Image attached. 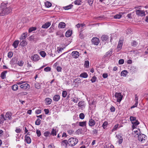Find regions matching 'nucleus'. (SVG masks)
<instances>
[{
	"mask_svg": "<svg viewBox=\"0 0 148 148\" xmlns=\"http://www.w3.org/2000/svg\"><path fill=\"white\" fill-rule=\"evenodd\" d=\"M73 6V5L72 4H70V5L64 7L63 8L65 10H68L71 9Z\"/></svg>",
	"mask_w": 148,
	"mask_h": 148,
	"instance_id": "c85d7f7f",
	"label": "nucleus"
},
{
	"mask_svg": "<svg viewBox=\"0 0 148 148\" xmlns=\"http://www.w3.org/2000/svg\"><path fill=\"white\" fill-rule=\"evenodd\" d=\"M20 87L23 90H25L29 89V86L28 84L25 83L24 84L21 85L20 86Z\"/></svg>",
	"mask_w": 148,
	"mask_h": 148,
	"instance_id": "f8f14e48",
	"label": "nucleus"
},
{
	"mask_svg": "<svg viewBox=\"0 0 148 148\" xmlns=\"http://www.w3.org/2000/svg\"><path fill=\"white\" fill-rule=\"evenodd\" d=\"M93 1L94 0H88V2L90 5H91L92 4Z\"/></svg>",
	"mask_w": 148,
	"mask_h": 148,
	"instance_id": "0e129e2a",
	"label": "nucleus"
},
{
	"mask_svg": "<svg viewBox=\"0 0 148 148\" xmlns=\"http://www.w3.org/2000/svg\"><path fill=\"white\" fill-rule=\"evenodd\" d=\"M130 119L131 121H132V122H133V121L136 120V117L133 116H131L130 117Z\"/></svg>",
	"mask_w": 148,
	"mask_h": 148,
	"instance_id": "3c124183",
	"label": "nucleus"
},
{
	"mask_svg": "<svg viewBox=\"0 0 148 148\" xmlns=\"http://www.w3.org/2000/svg\"><path fill=\"white\" fill-rule=\"evenodd\" d=\"M132 128L134 129L136 128L137 126L139 124V122L138 121H136L135 122H133Z\"/></svg>",
	"mask_w": 148,
	"mask_h": 148,
	"instance_id": "4be33fe9",
	"label": "nucleus"
},
{
	"mask_svg": "<svg viewBox=\"0 0 148 148\" xmlns=\"http://www.w3.org/2000/svg\"><path fill=\"white\" fill-rule=\"evenodd\" d=\"M101 39L102 41H105L108 39V37L107 35H103L101 36Z\"/></svg>",
	"mask_w": 148,
	"mask_h": 148,
	"instance_id": "bb28decb",
	"label": "nucleus"
},
{
	"mask_svg": "<svg viewBox=\"0 0 148 148\" xmlns=\"http://www.w3.org/2000/svg\"><path fill=\"white\" fill-rule=\"evenodd\" d=\"M97 79V78L95 76H94L92 77L90 79V81L92 83H93L95 82Z\"/></svg>",
	"mask_w": 148,
	"mask_h": 148,
	"instance_id": "a19ab883",
	"label": "nucleus"
},
{
	"mask_svg": "<svg viewBox=\"0 0 148 148\" xmlns=\"http://www.w3.org/2000/svg\"><path fill=\"white\" fill-rule=\"evenodd\" d=\"M137 15L138 16H143L145 15V12L144 10H137L136 11Z\"/></svg>",
	"mask_w": 148,
	"mask_h": 148,
	"instance_id": "0eeeda50",
	"label": "nucleus"
},
{
	"mask_svg": "<svg viewBox=\"0 0 148 148\" xmlns=\"http://www.w3.org/2000/svg\"><path fill=\"white\" fill-rule=\"evenodd\" d=\"M67 132L70 135H71V134L73 133L74 132V131L73 130H68L67 131Z\"/></svg>",
	"mask_w": 148,
	"mask_h": 148,
	"instance_id": "bf43d9fd",
	"label": "nucleus"
},
{
	"mask_svg": "<svg viewBox=\"0 0 148 148\" xmlns=\"http://www.w3.org/2000/svg\"><path fill=\"white\" fill-rule=\"evenodd\" d=\"M123 42V40H119L117 46V48H119V49H121L122 46Z\"/></svg>",
	"mask_w": 148,
	"mask_h": 148,
	"instance_id": "a211bd4d",
	"label": "nucleus"
},
{
	"mask_svg": "<svg viewBox=\"0 0 148 148\" xmlns=\"http://www.w3.org/2000/svg\"><path fill=\"white\" fill-rule=\"evenodd\" d=\"M46 103L47 105H50L51 103L52 99L49 98H46L45 100Z\"/></svg>",
	"mask_w": 148,
	"mask_h": 148,
	"instance_id": "dca6fc26",
	"label": "nucleus"
},
{
	"mask_svg": "<svg viewBox=\"0 0 148 148\" xmlns=\"http://www.w3.org/2000/svg\"><path fill=\"white\" fill-rule=\"evenodd\" d=\"M45 6L47 8H49L51 5V3L50 2L47 1L45 3Z\"/></svg>",
	"mask_w": 148,
	"mask_h": 148,
	"instance_id": "473e14b6",
	"label": "nucleus"
},
{
	"mask_svg": "<svg viewBox=\"0 0 148 148\" xmlns=\"http://www.w3.org/2000/svg\"><path fill=\"white\" fill-rule=\"evenodd\" d=\"M119 126L118 124H116L114 126L113 129L112 130V131L116 130H117V128Z\"/></svg>",
	"mask_w": 148,
	"mask_h": 148,
	"instance_id": "13d9d810",
	"label": "nucleus"
},
{
	"mask_svg": "<svg viewBox=\"0 0 148 148\" xmlns=\"http://www.w3.org/2000/svg\"><path fill=\"white\" fill-rule=\"evenodd\" d=\"M121 14H117L114 16V18L115 19H119L121 17Z\"/></svg>",
	"mask_w": 148,
	"mask_h": 148,
	"instance_id": "79ce46f5",
	"label": "nucleus"
},
{
	"mask_svg": "<svg viewBox=\"0 0 148 148\" xmlns=\"http://www.w3.org/2000/svg\"><path fill=\"white\" fill-rule=\"evenodd\" d=\"M72 101L75 103H77L78 101V99L77 98L75 97L73 98Z\"/></svg>",
	"mask_w": 148,
	"mask_h": 148,
	"instance_id": "4d7b16f0",
	"label": "nucleus"
},
{
	"mask_svg": "<svg viewBox=\"0 0 148 148\" xmlns=\"http://www.w3.org/2000/svg\"><path fill=\"white\" fill-rule=\"evenodd\" d=\"M79 76L83 78H86L88 76V75L86 73L84 72L81 73Z\"/></svg>",
	"mask_w": 148,
	"mask_h": 148,
	"instance_id": "a878e982",
	"label": "nucleus"
},
{
	"mask_svg": "<svg viewBox=\"0 0 148 148\" xmlns=\"http://www.w3.org/2000/svg\"><path fill=\"white\" fill-rule=\"evenodd\" d=\"M65 48V47H58L57 48V51L58 53H60V52H61L63 51L64 49Z\"/></svg>",
	"mask_w": 148,
	"mask_h": 148,
	"instance_id": "37998d69",
	"label": "nucleus"
},
{
	"mask_svg": "<svg viewBox=\"0 0 148 148\" xmlns=\"http://www.w3.org/2000/svg\"><path fill=\"white\" fill-rule=\"evenodd\" d=\"M92 42L93 44L97 45L99 42V40L97 38H93L92 40Z\"/></svg>",
	"mask_w": 148,
	"mask_h": 148,
	"instance_id": "6e6552de",
	"label": "nucleus"
},
{
	"mask_svg": "<svg viewBox=\"0 0 148 148\" xmlns=\"http://www.w3.org/2000/svg\"><path fill=\"white\" fill-rule=\"evenodd\" d=\"M25 140L26 141L27 143L29 144L31 143V140L29 137L27 136V135H25Z\"/></svg>",
	"mask_w": 148,
	"mask_h": 148,
	"instance_id": "f3484780",
	"label": "nucleus"
},
{
	"mask_svg": "<svg viewBox=\"0 0 148 148\" xmlns=\"http://www.w3.org/2000/svg\"><path fill=\"white\" fill-rule=\"evenodd\" d=\"M84 114L83 113H81L79 115V118L81 119H83L84 118Z\"/></svg>",
	"mask_w": 148,
	"mask_h": 148,
	"instance_id": "09e8293b",
	"label": "nucleus"
},
{
	"mask_svg": "<svg viewBox=\"0 0 148 148\" xmlns=\"http://www.w3.org/2000/svg\"><path fill=\"white\" fill-rule=\"evenodd\" d=\"M131 44L132 46L136 47L138 43L136 41L133 40Z\"/></svg>",
	"mask_w": 148,
	"mask_h": 148,
	"instance_id": "c9c22d12",
	"label": "nucleus"
},
{
	"mask_svg": "<svg viewBox=\"0 0 148 148\" xmlns=\"http://www.w3.org/2000/svg\"><path fill=\"white\" fill-rule=\"evenodd\" d=\"M80 2V0H76L74 2V3L76 5H79L81 4Z\"/></svg>",
	"mask_w": 148,
	"mask_h": 148,
	"instance_id": "49530a36",
	"label": "nucleus"
},
{
	"mask_svg": "<svg viewBox=\"0 0 148 148\" xmlns=\"http://www.w3.org/2000/svg\"><path fill=\"white\" fill-rule=\"evenodd\" d=\"M72 34V32L70 30H68L66 33L65 36L66 37H69L71 36Z\"/></svg>",
	"mask_w": 148,
	"mask_h": 148,
	"instance_id": "cd10ccee",
	"label": "nucleus"
},
{
	"mask_svg": "<svg viewBox=\"0 0 148 148\" xmlns=\"http://www.w3.org/2000/svg\"><path fill=\"white\" fill-rule=\"evenodd\" d=\"M86 121L81 122L79 123V125L81 127H84L86 126Z\"/></svg>",
	"mask_w": 148,
	"mask_h": 148,
	"instance_id": "c756f323",
	"label": "nucleus"
},
{
	"mask_svg": "<svg viewBox=\"0 0 148 148\" xmlns=\"http://www.w3.org/2000/svg\"><path fill=\"white\" fill-rule=\"evenodd\" d=\"M78 106L79 108L83 110L85 107L86 103L84 101H81L78 103Z\"/></svg>",
	"mask_w": 148,
	"mask_h": 148,
	"instance_id": "423d86ee",
	"label": "nucleus"
},
{
	"mask_svg": "<svg viewBox=\"0 0 148 148\" xmlns=\"http://www.w3.org/2000/svg\"><path fill=\"white\" fill-rule=\"evenodd\" d=\"M4 115L3 114H2L0 117V124H2L3 123L4 121H5Z\"/></svg>",
	"mask_w": 148,
	"mask_h": 148,
	"instance_id": "412c9836",
	"label": "nucleus"
},
{
	"mask_svg": "<svg viewBox=\"0 0 148 148\" xmlns=\"http://www.w3.org/2000/svg\"><path fill=\"white\" fill-rule=\"evenodd\" d=\"M12 113L10 112H6L5 117V120H11L12 118Z\"/></svg>",
	"mask_w": 148,
	"mask_h": 148,
	"instance_id": "39448f33",
	"label": "nucleus"
},
{
	"mask_svg": "<svg viewBox=\"0 0 148 148\" xmlns=\"http://www.w3.org/2000/svg\"><path fill=\"white\" fill-rule=\"evenodd\" d=\"M51 68L49 67H47L44 69V71L46 72H48L51 71Z\"/></svg>",
	"mask_w": 148,
	"mask_h": 148,
	"instance_id": "864d4df0",
	"label": "nucleus"
},
{
	"mask_svg": "<svg viewBox=\"0 0 148 148\" xmlns=\"http://www.w3.org/2000/svg\"><path fill=\"white\" fill-rule=\"evenodd\" d=\"M44 112L46 114H47L49 112V110L47 109H45L44 110Z\"/></svg>",
	"mask_w": 148,
	"mask_h": 148,
	"instance_id": "774afa93",
	"label": "nucleus"
},
{
	"mask_svg": "<svg viewBox=\"0 0 148 148\" xmlns=\"http://www.w3.org/2000/svg\"><path fill=\"white\" fill-rule=\"evenodd\" d=\"M95 122L94 120L92 119L89 120L88 124L90 126L92 127L94 126L95 125Z\"/></svg>",
	"mask_w": 148,
	"mask_h": 148,
	"instance_id": "2eb2a0df",
	"label": "nucleus"
},
{
	"mask_svg": "<svg viewBox=\"0 0 148 148\" xmlns=\"http://www.w3.org/2000/svg\"><path fill=\"white\" fill-rule=\"evenodd\" d=\"M35 88L37 89H39L40 88L41 86L40 84L38 83H37L35 84Z\"/></svg>",
	"mask_w": 148,
	"mask_h": 148,
	"instance_id": "ea45409f",
	"label": "nucleus"
},
{
	"mask_svg": "<svg viewBox=\"0 0 148 148\" xmlns=\"http://www.w3.org/2000/svg\"><path fill=\"white\" fill-rule=\"evenodd\" d=\"M13 53L12 52H9L8 53V56L9 58H11L13 56Z\"/></svg>",
	"mask_w": 148,
	"mask_h": 148,
	"instance_id": "603ef678",
	"label": "nucleus"
},
{
	"mask_svg": "<svg viewBox=\"0 0 148 148\" xmlns=\"http://www.w3.org/2000/svg\"><path fill=\"white\" fill-rule=\"evenodd\" d=\"M21 131V129L18 127H16L15 132L17 133H20Z\"/></svg>",
	"mask_w": 148,
	"mask_h": 148,
	"instance_id": "5fc2aeb1",
	"label": "nucleus"
},
{
	"mask_svg": "<svg viewBox=\"0 0 148 148\" xmlns=\"http://www.w3.org/2000/svg\"><path fill=\"white\" fill-rule=\"evenodd\" d=\"M36 28V27H32L30 28L29 30V32H31L32 31L35 30Z\"/></svg>",
	"mask_w": 148,
	"mask_h": 148,
	"instance_id": "de8ad7c7",
	"label": "nucleus"
},
{
	"mask_svg": "<svg viewBox=\"0 0 148 148\" xmlns=\"http://www.w3.org/2000/svg\"><path fill=\"white\" fill-rule=\"evenodd\" d=\"M24 62L22 60H19L17 63V64L20 66H23Z\"/></svg>",
	"mask_w": 148,
	"mask_h": 148,
	"instance_id": "72a5a7b5",
	"label": "nucleus"
},
{
	"mask_svg": "<svg viewBox=\"0 0 148 148\" xmlns=\"http://www.w3.org/2000/svg\"><path fill=\"white\" fill-rule=\"evenodd\" d=\"M7 72V71H4L1 73V77L2 79H4L5 78L6 74Z\"/></svg>",
	"mask_w": 148,
	"mask_h": 148,
	"instance_id": "6ab92c4d",
	"label": "nucleus"
},
{
	"mask_svg": "<svg viewBox=\"0 0 148 148\" xmlns=\"http://www.w3.org/2000/svg\"><path fill=\"white\" fill-rule=\"evenodd\" d=\"M7 2H2L1 4L0 16H3L8 14L12 11V8L10 6L8 7Z\"/></svg>",
	"mask_w": 148,
	"mask_h": 148,
	"instance_id": "f257e3e1",
	"label": "nucleus"
},
{
	"mask_svg": "<svg viewBox=\"0 0 148 148\" xmlns=\"http://www.w3.org/2000/svg\"><path fill=\"white\" fill-rule=\"evenodd\" d=\"M89 62L88 60L85 61L84 63V66L86 68H88L89 66Z\"/></svg>",
	"mask_w": 148,
	"mask_h": 148,
	"instance_id": "e433bc0d",
	"label": "nucleus"
},
{
	"mask_svg": "<svg viewBox=\"0 0 148 148\" xmlns=\"http://www.w3.org/2000/svg\"><path fill=\"white\" fill-rule=\"evenodd\" d=\"M31 59L33 61L36 62L38 60L40 59V57L37 54H34L31 57Z\"/></svg>",
	"mask_w": 148,
	"mask_h": 148,
	"instance_id": "9d476101",
	"label": "nucleus"
},
{
	"mask_svg": "<svg viewBox=\"0 0 148 148\" xmlns=\"http://www.w3.org/2000/svg\"><path fill=\"white\" fill-rule=\"evenodd\" d=\"M128 72L126 70H124L121 72V76L123 77H125L128 74Z\"/></svg>",
	"mask_w": 148,
	"mask_h": 148,
	"instance_id": "b1692460",
	"label": "nucleus"
},
{
	"mask_svg": "<svg viewBox=\"0 0 148 148\" xmlns=\"http://www.w3.org/2000/svg\"><path fill=\"white\" fill-rule=\"evenodd\" d=\"M71 55L73 58H77L79 56V53L77 51H73L71 53Z\"/></svg>",
	"mask_w": 148,
	"mask_h": 148,
	"instance_id": "9b49d317",
	"label": "nucleus"
},
{
	"mask_svg": "<svg viewBox=\"0 0 148 148\" xmlns=\"http://www.w3.org/2000/svg\"><path fill=\"white\" fill-rule=\"evenodd\" d=\"M65 24L63 22L60 23L58 25V27L60 28H63L65 27Z\"/></svg>",
	"mask_w": 148,
	"mask_h": 148,
	"instance_id": "393cba45",
	"label": "nucleus"
},
{
	"mask_svg": "<svg viewBox=\"0 0 148 148\" xmlns=\"http://www.w3.org/2000/svg\"><path fill=\"white\" fill-rule=\"evenodd\" d=\"M51 134L53 136H55L56 135V130L53 129L51 132Z\"/></svg>",
	"mask_w": 148,
	"mask_h": 148,
	"instance_id": "c03bdc74",
	"label": "nucleus"
},
{
	"mask_svg": "<svg viewBox=\"0 0 148 148\" xmlns=\"http://www.w3.org/2000/svg\"><path fill=\"white\" fill-rule=\"evenodd\" d=\"M114 97L116 98L117 101L120 103L122 99L123 96L121 95V93H115Z\"/></svg>",
	"mask_w": 148,
	"mask_h": 148,
	"instance_id": "20e7f679",
	"label": "nucleus"
},
{
	"mask_svg": "<svg viewBox=\"0 0 148 148\" xmlns=\"http://www.w3.org/2000/svg\"><path fill=\"white\" fill-rule=\"evenodd\" d=\"M36 133L37 135V136L38 137H39L41 135V132L40 130H37L36 131Z\"/></svg>",
	"mask_w": 148,
	"mask_h": 148,
	"instance_id": "052dcab7",
	"label": "nucleus"
},
{
	"mask_svg": "<svg viewBox=\"0 0 148 148\" xmlns=\"http://www.w3.org/2000/svg\"><path fill=\"white\" fill-rule=\"evenodd\" d=\"M124 61L123 59H121L119 60V63L120 64H122L124 63Z\"/></svg>",
	"mask_w": 148,
	"mask_h": 148,
	"instance_id": "6e6d98bb",
	"label": "nucleus"
},
{
	"mask_svg": "<svg viewBox=\"0 0 148 148\" xmlns=\"http://www.w3.org/2000/svg\"><path fill=\"white\" fill-rule=\"evenodd\" d=\"M135 100L136 102L135 105H136V106H137L138 104V97L137 95L136 94L135 95Z\"/></svg>",
	"mask_w": 148,
	"mask_h": 148,
	"instance_id": "4c0bfd02",
	"label": "nucleus"
},
{
	"mask_svg": "<svg viewBox=\"0 0 148 148\" xmlns=\"http://www.w3.org/2000/svg\"><path fill=\"white\" fill-rule=\"evenodd\" d=\"M18 88V86L16 84L13 85L12 86V89L14 91H15L17 90Z\"/></svg>",
	"mask_w": 148,
	"mask_h": 148,
	"instance_id": "f704fd0d",
	"label": "nucleus"
},
{
	"mask_svg": "<svg viewBox=\"0 0 148 148\" xmlns=\"http://www.w3.org/2000/svg\"><path fill=\"white\" fill-rule=\"evenodd\" d=\"M117 138L119 140V144H121L123 142V138L121 134H118L116 135V136Z\"/></svg>",
	"mask_w": 148,
	"mask_h": 148,
	"instance_id": "1a4fd4ad",
	"label": "nucleus"
},
{
	"mask_svg": "<svg viewBox=\"0 0 148 148\" xmlns=\"http://www.w3.org/2000/svg\"><path fill=\"white\" fill-rule=\"evenodd\" d=\"M132 13L128 14H127V17L129 18H132Z\"/></svg>",
	"mask_w": 148,
	"mask_h": 148,
	"instance_id": "69168bd1",
	"label": "nucleus"
},
{
	"mask_svg": "<svg viewBox=\"0 0 148 148\" xmlns=\"http://www.w3.org/2000/svg\"><path fill=\"white\" fill-rule=\"evenodd\" d=\"M108 124V123L107 121H105L104 123H103L102 125V127L104 129L105 128L106 126Z\"/></svg>",
	"mask_w": 148,
	"mask_h": 148,
	"instance_id": "8fccbe9b",
	"label": "nucleus"
},
{
	"mask_svg": "<svg viewBox=\"0 0 148 148\" xmlns=\"http://www.w3.org/2000/svg\"><path fill=\"white\" fill-rule=\"evenodd\" d=\"M27 44V42L25 40H23L21 42L20 45L22 46H24Z\"/></svg>",
	"mask_w": 148,
	"mask_h": 148,
	"instance_id": "7c9ffc66",
	"label": "nucleus"
},
{
	"mask_svg": "<svg viewBox=\"0 0 148 148\" xmlns=\"http://www.w3.org/2000/svg\"><path fill=\"white\" fill-rule=\"evenodd\" d=\"M19 42L18 40H15L14 41L12 44V46L15 48H16L17 47Z\"/></svg>",
	"mask_w": 148,
	"mask_h": 148,
	"instance_id": "5701e85b",
	"label": "nucleus"
},
{
	"mask_svg": "<svg viewBox=\"0 0 148 148\" xmlns=\"http://www.w3.org/2000/svg\"><path fill=\"white\" fill-rule=\"evenodd\" d=\"M40 120L39 119H37L35 122V124L36 125H39L40 123Z\"/></svg>",
	"mask_w": 148,
	"mask_h": 148,
	"instance_id": "a18cd8bd",
	"label": "nucleus"
},
{
	"mask_svg": "<svg viewBox=\"0 0 148 148\" xmlns=\"http://www.w3.org/2000/svg\"><path fill=\"white\" fill-rule=\"evenodd\" d=\"M67 93H62V96L63 97H66V96L67 95V97L69 98V95H67Z\"/></svg>",
	"mask_w": 148,
	"mask_h": 148,
	"instance_id": "680f3d73",
	"label": "nucleus"
},
{
	"mask_svg": "<svg viewBox=\"0 0 148 148\" xmlns=\"http://www.w3.org/2000/svg\"><path fill=\"white\" fill-rule=\"evenodd\" d=\"M27 33H24L22 35L20 38V39L21 40H23L26 38L27 37Z\"/></svg>",
	"mask_w": 148,
	"mask_h": 148,
	"instance_id": "2f4dec72",
	"label": "nucleus"
},
{
	"mask_svg": "<svg viewBox=\"0 0 148 148\" xmlns=\"http://www.w3.org/2000/svg\"><path fill=\"white\" fill-rule=\"evenodd\" d=\"M147 138V136L144 134H140L138 135V140L142 143H144Z\"/></svg>",
	"mask_w": 148,
	"mask_h": 148,
	"instance_id": "7ed1b4c3",
	"label": "nucleus"
},
{
	"mask_svg": "<svg viewBox=\"0 0 148 148\" xmlns=\"http://www.w3.org/2000/svg\"><path fill=\"white\" fill-rule=\"evenodd\" d=\"M51 23L50 22H48L43 25L42 27L44 29H47L51 25Z\"/></svg>",
	"mask_w": 148,
	"mask_h": 148,
	"instance_id": "4468645a",
	"label": "nucleus"
},
{
	"mask_svg": "<svg viewBox=\"0 0 148 148\" xmlns=\"http://www.w3.org/2000/svg\"><path fill=\"white\" fill-rule=\"evenodd\" d=\"M60 98V96L59 95H56L53 97V100L55 101H57L59 100Z\"/></svg>",
	"mask_w": 148,
	"mask_h": 148,
	"instance_id": "aec40b11",
	"label": "nucleus"
},
{
	"mask_svg": "<svg viewBox=\"0 0 148 148\" xmlns=\"http://www.w3.org/2000/svg\"><path fill=\"white\" fill-rule=\"evenodd\" d=\"M110 110L111 112H114L115 111V109L114 107L112 106L110 108Z\"/></svg>",
	"mask_w": 148,
	"mask_h": 148,
	"instance_id": "e2e57ef3",
	"label": "nucleus"
},
{
	"mask_svg": "<svg viewBox=\"0 0 148 148\" xmlns=\"http://www.w3.org/2000/svg\"><path fill=\"white\" fill-rule=\"evenodd\" d=\"M62 68L60 66H58L56 68V70L58 72H60L61 71Z\"/></svg>",
	"mask_w": 148,
	"mask_h": 148,
	"instance_id": "338daca9",
	"label": "nucleus"
},
{
	"mask_svg": "<svg viewBox=\"0 0 148 148\" xmlns=\"http://www.w3.org/2000/svg\"><path fill=\"white\" fill-rule=\"evenodd\" d=\"M40 55L43 57H45L46 56V53L45 52V51H41L40 53Z\"/></svg>",
	"mask_w": 148,
	"mask_h": 148,
	"instance_id": "58836bf2",
	"label": "nucleus"
},
{
	"mask_svg": "<svg viewBox=\"0 0 148 148\" xmlns=\"http://www.w3.org/2000/svg\"><path fill=\"white\" fill-rule=\"evenodd\" d=\"M112 53V49L110 50L106 53V54L104 56L103 58H105L107 57H110Z\"/></svg>",
	"mask_w": 148,
	"mask_h": 148,
	"instance_id": "ddd939ff",
	"label": "nucleus"
},
{
	"mask_svg": "<svg viewBox=\"0 0 148 148\" xmlns=\"http://www.w3.org/2000/svg\"><path fill=\"white\" fill-rule=\"evenodd\" d=\"M78 142V140L76 138H69L67 142L69 145L73 146L75 145Z\"/></svg>",
	"mask_w": 148,
	"mask_h": 148,
	"instance_id": "f03ea898",
	"label": "nucleus"
}]
</instances>
